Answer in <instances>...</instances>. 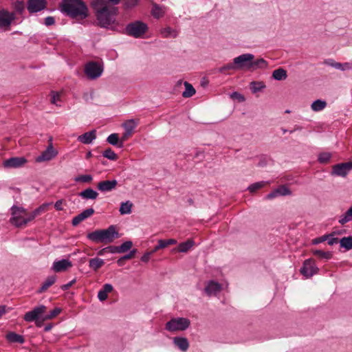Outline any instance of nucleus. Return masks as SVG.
I'll use <instances>...</instances> for the list:
<instances>
[{
	"label": "nucleus",
	"instance_id": "nucleus-1",
	"mask_svg": "<svg viewBox=\"0 0 352 352\" xmlns=\"http://www.w3.org/2000/svg\"><path fill=\"white\" fill-rule=\"evenodd\" d=\"M120 0H94L92 6L96 12L97 19L102 27L109 28L116 23L115 16L118 8L112 5H117Z\"/></svg>",
	"mask_w": 352,
	"mask_h": 352
},
{
	"label": "nucleus",
	"instance_id": "nucleus-2",
	"mask_svg": "<svg viewBox=\"0 0 352 352\" xmlns=\"http://www.w3.org/2000/svg\"><path fill=\"white\" fill-rule=\"evenodd\" d=\"M61 11L72 18L85 19L88 10L81 0H64L61 3Z\"/></svg>",
	"mask_w": 352,
	"mask_h": 352
},
{
	"label": "nucleus",
	"instance_id": "nucleus-3",
	"mask_svg": "<svg viewBox=\"0 0 352 352\" xmlns=\"http://www.w3.org/2000/svg\"><path fill=\"white\" fill-rule=\"evenodd\" d=\"M119 237L118 232L115 226H110L107 229L96 230L89 232L87 238L96 243L109 244Z\"/></svg>",
	"mask_w": 352,
	"mask_h": 352
},
{
	"label": "nucleus",
	"instance_id": "nucleus-4",
	"mask_svg": "<svg viewBox=\"0 0 352 352\" xmlns=\"http://www.w3.org/2000/svg\"><path fill=\"white\" fill-rule=\"evenodd\" d=\"M11 210L12 217L10 221L16 227L24 226L33 220L31 214H28L26 210L22 207L12 206Z\"/></svg>",
	"mask_w": 352,
	"mask_h": 352
},
{
	"label": "nucleus",
	"instance_id": "nucleus-5",
	"mask_svg": "<svg viewBox=\"0 0 352 352\" xmlns=\"http://www.w3.org/2000/svg\"><path fill=\"white\" fill-rule=\"evenodd\" d=\"M190 324V320L187 318L175 317L165 324V329L170 333L182 332L187 330Z\"/></svg>",
	"mask_w": 352,
	"mask_h": 352
},
{
	"label": "nucleus",
	"instance_id": "nucleus-6",
	"mask_svg": "<svg viewBox=\"0 0 352 352\" xmlns=\"http://www.w3.org/2000/svg\"><path fill=\"white\" fill-rule=\"evenodd\" d=\"M147 30V25L140 21L130 23L126 27V34L135 38H140L142 36Z\"/></svg>",
	"mask_w": 352,
	"mask_h": 352
},
{
	"label": "nucleus",
	"instance_id": "nucleus-7",
	"mask_svg": "<svg viewBox=\"0 0 352 352\" xmlns=\"http://www.w3.org/2000/svg\"><path fill=\"white\" fill-rule=\"evenodd\" d=\"M254 56L246 53L239 55L233 59L236 70H251V63Z\"/></svg>",
	"mask_w": 352,
	"mask_h": 352
},
{
	"label": "nucleus",
	"instance_id": "nucleus-8",
	"mask_svg": "<svg viewBox=\"0 0 352 352\" xmlns=\"http://www.w3.org/2000/svg\"><path fill=\"white\" fill-rule=\"evenodd\" d=\"M102 66L96 62H89L86 64L85 67V74L89 79L99 78L102 75Z\"/></svg>",
	"mask_w": 352,
	"mask_h": 352
},
{
	"label": "nucleus",
	"instance_id": "nucleus-9",
	"mask_svg": "<svg viewBox=\"0 0 352 352\" xmlns=\"http://www.w3.org/2000/svg\"><path fill=\"white\" fill-rule=\"evenodd\" d=\"M15 19V14L6 9L0 10V28L4 31L9 30L12 23Z\"/></svg>",
	"mask_w": 352,
	"mask_h": 352
},
{
	"label": "nucleus",
	"instance_id": "nucleus-10",
	"mask_svg": "<svg viewBox=\"0 0 352 352\" xmlns=\"http://www.w3.org/2000/svg\"><path fill=\"white\" fill-rule=\"evenodd\" d=\"M319 271L313 259L309 258L304 261L302 267L300 268V273L306 278H309L316 274Z\"/></svg>",
	"mask_w": 352,
	"mask_h": 352
},
{
	"label": "nucleus",
	"instance_id": "nucleus-11",
	"mask_svg": "<svg viewBox=\"0 0 352 352\" xmlns=\"http://www.w3.org/2000/svg\"><path fill=\"white\" fill-rule=\"evenodd\" d=\"M27 162L24 157H14L4 160L3 166L5 168H19L24 166Z\"/></svg>",
	"mask_w": 352,
	"mask_h": 352
},
{
	"label": "nucleus",
	"instance_id": "nucleus-12",
	"mask_svg": "<svg viewBox=\"0 0 352 352\" xmlns=\"http://www.w3.org/2000/svg\"><path fill=\"white\" fill-rule=\"evenodd\" d=\"M46 311V307L44 305H39L34 307L32 311L27 312L24 315V320L27 322H32L38 320L40 318H43V314Z\"/></svg>",
	"mask_w": 352,
	"mask_h": 352
},
{
	"label": "nucleus",
	"instance_id": "nucleus-13",
	"mask_svg": "<svg viewBox=\"0 0 352 352\" xmlns=\"http://www.w3.org/2000/svg\"><path fill=\"white\" fill-rule=\"evenodd\" d=\"M57 154L58 151L54 148L52 144L50 143L47 148L36 158V162L40 163L52 160Z\"/></svg>",
	"mask_w": 352,
	"mask_h": 352
},
{
	"label": "nucleus",
	"instance_id": "nucleus-14",
	"mask_svg": "<svg viewBox=\"0 0 352 352\" xmlns=\"http://www.w3.org/2000/svg\"><path fill=\"white\" fill-rule=\"evenodd\" d=\"M352 169V162L341 163L333 166L331 174L336 176L345 177Z\"/></svg>",
	"mask_w": 352,
	"mask_h": 352
},
{
	"label": "nucleus",
	"instance_id": "nucleus-15",
	"mask_svg": "<svg viewBox=\"0 0 352 352\" xmlns=\"http://www.w3.org/2000/svg\"><path fill=\"white\" fill-rule=\"evenodd\" d=\"M173 344L175 347L179 349L181 352H186L190 347L188 340L182 336L174 337L173 338Z\"/></svg>",
	"mask_w": 352,
	"mask_h": 352
},
{
	"label": "nucleus",
	"instance_id": "nucleus-16",
	"mask_svg": "<svg viewBox=\"0 0 352 352\" xmlns=\"http://www.w3.org/2000/svg\"><path fill=\"white\" fill-rule=\"evenodd\" d=\"M72 263L69 259L55 261L52 266V270L55 272H65L72 267Z\"/></svg>",
	"mask_w": 352,
	"mask_h": 352
},
{
	"label": "nucleus",
	"instance_id": "nucleus-17",
	"mask_svg": "<svg viewBox=\"0 0 352 352\" xmlns=\"http://www.w3.org/2000/svg\"><path fill=\"white\" fill-rule=\"evenodd\" d=\"M46 7L45 0H28V10L30 13L37 12Z\"/></svg>",
	"mask_w": 352,
	"mask_h": 352
},
{
	"label": "nucleus",
	"instance_id": "nucleus-18",
	"mask_svg": "<svg viewBox=\"0 0 352 352\" xmlns=\"http://www.w3.org/2000/svg\"><path fill=\"white\" fill-rule=\"evenodd\" d=\"M221 290V285L214 280L209 281L204 289V292L208 296L217 295Z\"/></svg>",
	"mask_w": 352,
	"mask_h": 352
},
{
	"label": "nucleus",
	"instance_id": "nucleus-19",
	"mask_svg": "<svg viewBox=\"0 0 352 352\" xmlns=\"http://www.w3.org/2000/svg\"><path fill=\"white\" fill-rule=\"evenodd\" d=\"M195 245V241L192 239H188L186 241L181 243L177 248L172 249V253L188 252Z\"/></svg>",
	"mask_w": 352,
	"mask_h": 352
},
{
	"label": "nucleus",
	"instance_id": "nucleus-20",
	"mask_svg": "<svg viewBox=\"0 0 352 352\" xmlns=\"http://www.w3.org/2000/svg\"><path fill=\"white\" fill-rule=\"evenodd\" d=\"M118 182L113 180H105L98 184V188L102 192H109L116 188Z\"/></svg>",
	"mask_w": 352,
	"mask_h": 352
},
{
	"label": "nucleus",
	"instance_id": "nucleus-21",
	"mask_svg": "<svg viewBox=\"0 0 352 352\" xmlns=\"http://www.w3.org/2000/svg\"><path fill=\"white\" fill-rule=\"evenodd\" d=\"M290 194H291V192L288 188H287L285 186H281L278 187V188H276V190H274V191H272V192L269 193L266 196V199H272L274 198L277 197L278 196H285V195H288Z\"/></svg>",
	"mask_w": 352,
	"mask_h": 352
},
{
	"label": "nucleus",
	"instance_id": "nucleus-22",
	"mask_svg": "<svg viewBox=\"0 0 352 352\" xmlns=\"http://www.w3.org/2000/svg\"><path fill=\"white\" fill-rule=\"evenodd\" d=\"M96 138V133L95 130L85 133L79 135L77 140L85 144H91Z\"/></svg>",
	"mask_w": 352,
	"mask_h": 352
},
{
	"label": "nucleus",
	"instance_id": "nucleus-23",
	"mask_svg": "<svg viewBox=\"0 0 352 352\" xmlns=\"http://www.w3.org/2000/svg\"><path fill=\"white\" fill-rule=\"evenodd\" d=\"M139 122V119H130L123 122L122 126L125 132H127L128 134H132L134 129L138 125Z\"/></svg>",
	"mask_w": 352,
	"mask_h": 352
},
{
	"label": "nucleus",
	"instance_id": "nucleus-24",
	"mask_svg": "<svg viewBox=\"0 0 352 352\" xmlns=\"http://www.w3.org/2000/svg\"><path fill=\"white\" fill-rule=\"evenodd\" d=\"M113 289V287L111 284H104L102 287V289H101L98 293V299L100 301L105 300L108 297V294L112 292Z\"/></svg>",
	"mask_w": 352,
	"mask_h": 352
},
{
	"label": "nucleus",
	"instance_id": "nucleus-25",
	"mask_svg": "<svg viewBox=\"0 0 352 352\" xmlns=\"http://www.w3.org/2000/svg\"><path fill=\"white\" fill-rule=\"evenodd\" d=\"M168 8L165 6H160L157 4L153 5L152 8V14L155 18L162 17L167 12Z\"/></svg>",
	"mask_w": 352,
	"mask_h": 352
},
{
	"label": "nucleus",
	"instance_id": "nucleus-26",
	"mask_svg": "<svg viewBox=\"0 0 352 352\" xmlns=\"http://www.w3.org/2000/svg\"><path fill=\"white\" fill-rule=\"evenodd\" d=\"M177 243V241L174 239H170L168 240H162L160 239L158 240V244L157 245L155 246L154 249L153 250V252H155L160 249L165 248L168 245H174Z\"/></svg>",
	"mask_w": 352,
	"mask_h": 352
},
{
	"label": "nucleus",
	"instance_id": "nucleus-27",
	"mask_svg": "<svg viewBox=\"0 0 352 352\" xmlns=\"http://www.w3.org/2000/svg\"><path fill=\"white\" fill-rule=\"evenodd\" d=\"M6 338L10 342L12 343L16 342L23 344L25 342V340L22 336L17 334L14 332L8 333Z\"/></svg>",
	"mask_w": 352,
	"mask_h": 352
},
{
	"label": "nucleus",
	"instance_id": "nucleus-28",
	"mask_svg": "<svg viewBox=\"0 0 352 352\" xmlns=\"http://www.w3.org/2000/svg\"><path fill=\"white\" fill-rule=\"evenodd\" d=\"M79 195L83 199H96L98 196V193L91 188H87L80 192Z\"/></svg>",
	"mask_w": 352,
	"mask_h": 352
},
{
	"label": "nucleus",
	"instance_id": "nucleus-29",
	"mask_svg": "<svg viewBox=\"0 0 352 352\" xmlns=\"http://www.w3.org/2000/svg\"><path fill=\"white\" fill-rule=\"evenodd\" d=\"M327 102L324 100L318 99L314 101L311 104V109L313 111L318 112L325 109Z\"/></svg>",
	"mask_w": 352,
	"mask_h": 352
},
{
	"label": "nucleus",
	"instance_id": "nucleus-30",
	"mask_svg": "<svg viewBox=\"0 0 352 352\" xmlns=\"http://www.w3.org/2000/svg\"><path fill=\"white\" fill-rule=\"evenodd\" d=\"M107 142L113 145L116 146L118 148H122L123 144L120 142L119 135L118 133H111L107 138Z\"/></svg>",
	"mask_w": 352,
	"mask_h": 352
},
{
	"label": "nucleus",
	"instance_id": "nucleus-31",
	"mask_svg": "<svg viewBox=\"0 0 352 352\" xmlns=\"http://www.w3.org/2000/svg\"><path fill=\"white\" fill-rule=\"evenodd\" d=\"M104 264L103 259L100 258H91L89 261V267L94 271L100 269Z\"/></svg>",
	"mask_w": 352,
	"mask_h": 352
},
{
	"label": "nucleus",
	"instance_id": "nucleus-32",
	"mask_svg": "<svg viewBox=\"0 0 352 352\" xmlns=\"http://www.w3.org/2000/svg\"><path fill=\"white\" fill-rule=\"evenodd\" d=\"M267 67V63L263 58H258L256 60L252 59L251 63V70L257 69H264Z\"/></svg>",
	"mask_w": 352,
	"mask_h": 352
},
{
	"label": "nucleus",
	"instance_id": "nucleus-33",
	"mask_svg": "<svg viewBox=\"0 0 352 352\" xmlns=\"http://www.w3.org/2000/svg\"><path fill=\"white\" fill-rule=\"evenodd\" d=\"M133 204L130 201L122 202L119 209V212L121 214H129L131 213Z\"/></svg>",
	"mask_w": 352,
	"mask_h": 352
},
{
	"label": "nucleus",
	"instance_id": "nucleus-34",
	"mask_svg": "<svg viewBox=\"0 0 352 352\" xmlns=\"http://www.w3.org/2000/svg\"><path fill=\"white\" fill-rule=\"evenodd\" d=\"M56 280V277L54 275L48 276L45 282L43 283L40 289L38 290L39 293L44 292L46 291L50 286H52Z\"/></svg>",
	"mask_w": 352,
	"mask_h": 352
},
{
	"label": "nucleus",
	"instance_id": "nucleus-35",
	"mask_svg": "<svg viewBox=\"0 0 352 352\" xmlns=\"http://www.w3.org/2000/svg\"><path fill=\"white\" fill-rule=\"evenodd\" d=\"M250 87L252 92L256 94L264 89L266 87V85L265 82L262 81H253L250 82Z\"/></svg>",
	"mask_w": 352,
	"mask_h": 352
},
{
	"label": "nucleus",
	"instance_id": "nucleus-36",
	"mask_svg": "<svg viewBox=\"0 0 352 352\" xmlns=\"http://www.w3.org/2000/svg\"><path fill=\"white\" fill-rule=\"evenodd\" d=\"M52 203H44L41 205L38 208L35 209L32 212H31V218L34 219L36 217L40 215L43 212H45L47 210L49 206H50Z\"/></svg>",
	"mask_w": 352,
	"mask_h": 352
},
{
	"label": "nucleus",
	"instance_id": "nucleus-37",
	"mask_svg": "<svg viewBox=\"0 0 352 352\" xmlns=\"http://www.w3.org/2000/svg\"><path fill=\"white\" fill-rule=\"evenodd\" d=\"M352 221V206L347 210V211L341 215L339 218L338 222L341 225H344L349 221Z\"/></svg>",
	"mask_w": 352,
	"mask_h": 352
},
{
	"label": "nucleus",
	"instance_id": "nucleus-38",
	"mask_svg": "<svg viewBox=\"0 0 352 352\" xmlns=\"http://www.w3.org/2000/svg\"><path fill=\"white\" fill-rule=\"evenodd\" d=\"M287 76V72L282 68L275 69L272 73V77L276 80H285Z\"/></svg>",
	"mask_w": 352,
	"mask_h": 352
},
{
	"label": "nucleus",
	"instance_id": "nucleus-39",
	"mask_svg": "<svg viewBox=\"0 0 352 352\" xmlns=\"http://www.w3.org/2000/svg\"><path fill=\"white\" fill-rule=\"evenodd\" d=\"M269 184H270L269 182H265V181L256 182V183H254V184L250 185L248 188V190L250 192L253 193V192H256L258 190H259L262 188H264L266 185H267Z\"/></svg>",
	"mask_w": 352,
	"mask_h": 352
},
{
	"label": "nucleus",
	"instance_id": "nucleus-40",
	"mask_svg": "<svg viewBox=\"0 0 352 352\" xmlns=\"http://www.w3.org/2000/svg\"><path fill=\"white\" fill-rule=\"evenodd\" d=\"M185 91L182 93V96L184 98H190L192 96L196 91L191 84L188 82H184Z\"/></svg>",
	"mask_w": 352,
	"mask_h": 352
},
{
	"label": "nucleus",
	"instance_id": "nucleus-41",
	"mask_svg": "<svg viewBox=\"0 0 352 352\" xmlns=\"http://www.w3.org/2000/svg\"><path fill=\"white\" fill-rule=\"evenodd\" d=\"M341 248H344L346 250L352 249V236L343 237L340 241Z\"/></svg>",
	"mask_w": 352,
	"mask_h": 352
},
{
	"label": "nucleus",
	"instance_id": "nucleus-42",
	"mask_svg": "<svg viewBox=\"0 0 352 352\" xmlns=\"http://www.w3.org/2000/svg\"><path fill=\"white\" fill-rule=\"evenodd\" d=\"M312 253L315 256H317L318 257H319L320 258H322V259L329 260V259L331 258V257H332L331 252H324L320 250H312Z\"/></svg>",
	"mask_w": 352,
	"mask_h": 352
},
{
	"label": "nucleus",
	"instance_id": "nucleus-43",
	"mask_svg": "<svg viewBox=\"0 0 352 352\" xmlns=\"http://www.w3.org/2000/svg\"><path fill=\"white\" fill-rule=\"evenodd\" d=\"M334 68L341 71H346L352 69V61L349 63H334L331 65Z\"/></svg>",
	"mask_w": 352,
	"mask_h": 352
},
{
	"label": "nucleus",
	"instance_id": "nucleus-44",
	"mask_svg": "<svg viewBox=\"0 0 352 352\" xmlns=\"http://www.w3.org/2000/svg\"><path fill=\"white\" fill-rule=\"evenodd\" d=\"M93 179V177L91 175H78L74 178L76 182L81 183H90Z\"/></svg>",
	"mask_w": 352,
	"mask_h": 352
},
{
	"label": "nucleus",
	"instance_id": "nucleus-45",
	"mask_svg": "<svg viewBox=\"0 0 352 352\" xmlns=\"http://www.w3.org/2000/svg\"><path fill=\"white\" fill-rule=\"evenodd\" d=\"M162 36L164 37H176L177 35V32L170 28H166L164 29H163L161 32Z\"/></svg>",
	"mask_w": 352,
	"mask_h": 352
},
{
	"label": "nucleus",
	"instance_id": "nucleus-46",
	"mask_svg": "<svg viewBox=\"0 0 352 352\" xmlns=\"http://www.w3.org/2000/svg\"><path fill=\"white\" fill-rule=\"evenodd\" d=\"M102 155L103 157L111 160H116L118 158V155L111 148H107L104 150Z\"/></svg>",
	"mask_w": 352,
	"mask_h": 352
},
{
	"label": "nucleus",
	"instance_id": "nucleus-47",
	"mask_svg": "<svg viewBox=\"0 0 352 352\" xmlns=\"http://www.w3.org/2000/svg\"><path fill=\"white\" fill-rule=\"evenodd\" d=\"M61 311L60 308H55L51 311L48 314L43 316V320H50L58 316Z\"/></svg>",
	"mask_w": 352,
	"mask_h": 352
},
{
	"label": "nucleus",
	"instance_id": "nucleus-48",
	"mask_svg": "<svg viewBox=\"0 0 352 352\" xmlns=\"http://www.w3.org/2000/svg\"><path fill=\"white\" fill-rule=\"evenodd\" d=\"M331 157V154L328 152L321 153L318 155V161L322 164L329 162Z\"/></svg>",
	"mask_w": 352,
	"mask_h": 352
},
{
	"label": "nucleus",
	"instance_id": "nucleus-49",
	"mask_svg": "<svg viewBox=\"0 0 352 352\" xmlns=\"http://www.w3.org/2000/svg\"><path fill=\"white\" fill-rule=\"evenodd\" d=\"M133 246V243L131 241L124 242L121 245L119 246L120 254L124 253L129 250Z\"/></svg>",
	"mask_w": 352,
	"mask_h": 352
},
{
	"label": "nucleus",
	"instance_id": "nucleus-50",
	"mask_svg": "<svg viewBox=\"0 0 352 352\" xmlns=\"http://www.w3.org/2000/svg\"><path fill=\"white\" fill-rule=\"evenodd\" d=\"M60 100V95L58 92L52 91L51 93V102L58 107H60V104L58 103Z\"/></svg>",
	"mask_w": 352,
	"mask_h": 352
},
{
	"label": "nucleus",
	"instance_id": "nucleus-51",
	"mask_svg": "<svg viewBox=\"0 0 352 352\" xmlns=\"http://www.w3.org/2000/svg\"><path fill=\"white\" fill-rule=\"evenodd\" d=\"M13 8L16 12L21 13L25 9V4L23 1H16L13 3Z\"/></svg>",
	"mask_w": 352,
	"mask_h": 352
},
{
	"label": "nucleus",
	"instance_id": "nucleus-52",
	"mask_svg": "<svg viewBox=\"0 0 352 352\" xmlns=\"http://www.w3.org/2000/svg\"><path fill=\"white\" fill-rule=\"evenodd\" d=\"M94 213V210L93 208H87L80 213V216L83 219V221L89 217H90Z\"/></svg>",
	"mask_w": 352,
	"mask_h": 352
},
{
	"label": "nucleus",
	"instance_id": "nucleus-53",
	"mask_svg": "<svg viewBox=\"0 0 352 352\" xmlns=\"http://www.w3.org/2000/svg\"><path fill=\"white\" fill-rule=\"evenodd\" d=\"M227 70H236L234 62L231 63L226 64L223 67L219 68V72L220 73H225Z\"/></svg>",
	"mask_w": 352,
	"mask_h": 352
},
{
	"label": "nucleus",
	"instance_id": "nucleus-54",
	"mask_svg": "<svg viewBox=\"0 0 352 352\" xmlns=\"http://www.w3.org/2000/svg\"><path fill=\"white\" fill-rule=\"evenodd\" d=\"M139 1L140 0H125L124 6L126 9H130L136 6Z\"/></svg>",
	"mask_w": 352,
	"mask_h": 352
},
{
	"label": "nucleus",
	"instance_id": "nucleus-55",
	"mask_svg": "<svg viewBox=\"0 0 352 352\" xmlns=\"http://www.w3.org/2000/svg\"><path fill=\"white\" fill-rule=\"evenodd\" d=\"M230 98L234 100H237L239 102L245 101V97L239 92L234 91L230 95Z\"/></svg>",
	"mask_w": 352,
	"mask_h": 352
},
{
	"label": "nucleus",
	"instance_id": "nucleus-56",
	"mask_svg": "<svg viewBox=\"0 0 352 352\" xmlns=\"http://www.w3.org/2000/svg\"><path fill=\"white\" fill-rule=\"evenodd\" d=\"M153 250L151 252H147L143 254V256L141 257V261L144 263H147L151 258V256L152 254H153Z\"/></svg>",
	"mask_w": 352,
	"mask_h": 352
},
{
	"label": "nucleus",
	"instance_id": "nucleus-57",
	"mask_svg": "<svg viewBox=\"0 0 352 352\" xmlns=\"http://www.w3.org/2000/svg\"><path fill=\"white\" fill-rule=\"evenodd\" d=\"M63 203L64 201L63 199H60L57 201L54 204V208L56 210H63Z\"/></svg>",
	"mask_w": 352,
	"mask_h": 352
},
{
	"label": "nucleus",
	"instance_id": "nucleus-58",
	"mask_svg": "<svg viewBox=\"0 0 352 352\" xmlns=\"http://www.w3.org/2000/svg\"><path fill=\"white\" fill-rule=\"evenodd\" d=\"M107 252L112 254L120 253L119 246H108L107 247Z\"/></svg>",
	"mask_w": 352,
	"mask_h": 352
},
{
	"label": "nucleus",
	"instance_id": "nucleus-59",
	"mask_svg": "<svg viewBox=\"0 0 352 352\" xmlns=\"http://www.w3.org/2000/svg\"><path fill=\"white\" fill-rule=\"evenodd\" d=\"M82 221H83V219L81 218L80 214H78L77 216H76L75 217L73 218L72 225L76 226L78 225Z\"/></svg>",
	"mask_w": 352,
	"mask_h": 352
},
{
	"label": "nucleus",
	"instance_id": "nucleus-60",
	"mask_svg": "<svg viewBox=\"0 0 352 352\" xmlns=\"http://www.w3.org/2000/svg\"><path fill=\"white\" fill-rule=\"evenodd\" d=\"M55 23V19L53 16H47L45 19V24L47 26L52 25Z\"/></svg>",
	"mask_w": 352,
	"mask_h": 352
},
{
	"label": "nucleus",
	"instance_id": "nucleus-61",
	"mask_svg": "<svg viewBox=\"0 0 352 352\" xmlns=\"http://www.w3.org/2000/svg\"><path fill=\"white\" fill-rule=\"evenodd\" d=\"M10 310V308H8L5 305H0V319L1 317L5 315L8 311Z\"/></svg>",
	"mask_w": 352,
	"mask_h": 352
},
{
	"label": "nucleus",
	"instance_id": "nucleus-62",
	"mask_svg": "<svg viewBox=\"0 0 352 352\" xmlns=\"http://www.w3.org/2000/svg\"><path fill=\"white\" fill-rule=\"evenodd\" d=\"M136 250H133L128 254L124 256L122 258H124V260H129L132 258L134 256L135 254L136 253Z\"/></svg>",
	"mask_w": 352,
	"mask_h": 352
},
{
	"label": "nucleus",
	"instance_id": "nucleus-63",
	"mask_svg": "<svg viewBox=\"0 0 352 352\" xmlns=\"http://www.w3.org/2000/svg\"><path fill=\"white\" fill-rule=\"evenodd\" d=\"M132 134H128L127 132H125L124 133V134L122 135L121 139H120V142H121L122 143V144L124 145V142Z\"/></svg>",
	"mask_w": 352,
	"mask_h": 352
},
{
	"label": "nucleus",
	"instance_id": "nucleus-64",
	"mask_svg": "<svg viewBox=\"0 0 352 352\" xmlns=\"http://www.w3.org/2000/svg\"><path fill=\"white\" fill-rule=\"evenodd\" d=\"M338 238L331 237L328 240V244L330 245H332L335 243H337L338 242Z\"/></svg>",
	"mask_w": 352,
	"mask_h": 352
}]
</instances>
